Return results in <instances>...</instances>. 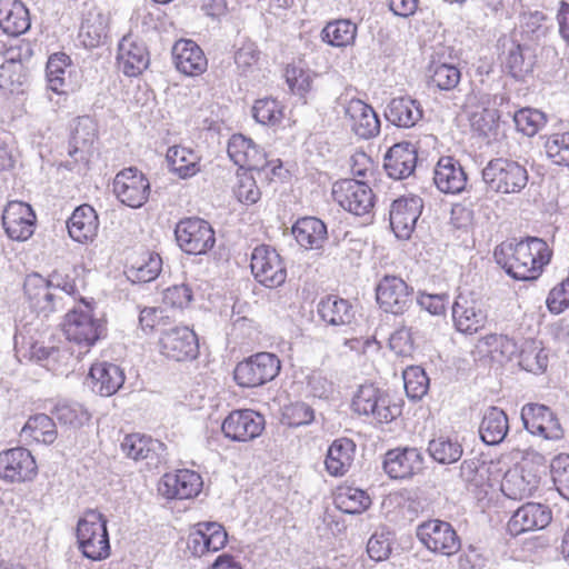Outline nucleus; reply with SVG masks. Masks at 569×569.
<instances>
[{"label":"nucleus","mask_w":569,"mask_h":569,"mask_svg":"<svg viewBox=\"0 0 569 569\" xmlns=\"http://www.w3.org/2000/svg\"><path fill=\"white\" fill-rule=\"evenodd\" d=\"M260 51L252 41H246L234 53V63L240 76L256 79L259 71Z\"/></svg>","instance_id":"47"},{"label":"nucleus","mask_w":569,"mask_h":569,"mask_svg":"<svg viewBox=\"0 0 569 569\" xmlns=\"http://www.w3.org/2000/svg\"><path fill=\"white\" fill-rule=\"evenodd\" d=\"M22 433L38 442L51 445L57 439V428L53 418L39 413L28 419Z\"/></svg>","instance_id":"42"},{"label":"nucleus","mask_w":569,"mask_h":569,"mask_svg":"<svg viewBox=\"0 0 569 569\" xmlns=\"http://www.w3.org/2000/svg\"><path fill=\"white\" fill-rule=\"evenodd\" d=\"M513 121L519 131L532 137L546 126L547 116L538 109L523 108L515 113Z\"/></svg>","instance_id":"53"},{"label":"nucleus","mask_w":569,"mask_h":569,"mask_svg":"<svg viewBox=\"0 0 569 569\" xmlns=\"http://www.w3.org/2000/svg\"><path fill=\"white\" fill-rule=\"evenodd\" d=\"M123 453L136 460H144L149 468H158L166 462V446L151 437L132 433L123 438L121 442Z\"/></svg>","instance_id":"20"},{"label":"nucleus","mask_w":569,"mask_h":569,"mask_svg":"<svg viewBox=\"0 0 569 569\" xmlns=\"http://www.w3.org/2000/svg\"><path fill=\"white\" fill-rule=\"evenodd\" d=\"M548 158L558 166L569 167V132L555 133L545 143Z\"/></svg>","instance_id":"60"},{"label":"nucleus","mask_w":569,"mask_h":569,"mask_svg":"<svg viewBox=\"0 0 569 569\" xmlns=\"http://www.w3.org/2000/svg\"><path fill=\"white\" fill-rule=\"evenodd\" d=\"M356 445L351 439H336L328 449L326 468L332 476H342L353 461Z\"/></svg>","instance_id":"37"},{"label":"nucleus","mask_w":569,"mask_h":569,"mask_svg":"<svg viewBox=\"0 0 569 569\" xmlns=\"http://www.w3.org/2000/svg\"><path fill=\"white\" fill-rule=\"evenodd\" d=\"M467 173L460 162L453 157H441L433 170V182L439 191L448 194H459L467 186Z\"/></svg>","instance_id":"27"},{"label":"nucleus","mask_w":569,"mask_h":569,"mask_svg":"<svg viewBox=\"0 0 569 569\" xmlns=\"http://www.w3.org/2000/svg\"><path fill=\"white\" fill-rule=\"evenodd\" d=\"M112 190L123 204L130 208H141L148 201L150 182L137 168L129 167L116 174Z\"/></svg>","instance_id":"11"},{"label":"nucleus","mask_w":569,"mask_h":569,"mask_svg":"<svg viewBox=\"0 0 569 569\" xmlns=\"http://www.w3.org/2000/svg\"><path fill=\"white\" fill-rule=\"evenodd\" d=\"M172 59L176 68L189 77L203 73L208 67V60L202 49L194 41L188 39H180L173 44Z\"/></svg>","instance_id":"28"},{"label":"nucleus","mask_w":569,"mask_h":569,"mask_svg":"<svg viewBox=\"0 0 569 569\" xmlns=\"http://www.w3.org/2000/svg\"><path fill=\"white\" fill-rule=\"evenodd\" d=\"M547 16L541 11H532L522 14L521 31L532 41L546 38L549 27L546 24Z\"/></svg>","instance_id":"58"},{"label":"nucleus","mask_w":569,"mask_h":569,"mask_svg":"<svg viewBox=\"0 0 569 569\" xmlns=\"http://www.w3.org/2000/svg\"><path fill=\"white\" fill-rule=\"evenodd\" d=\"M452 318L458 331L472 335L486 326L488 312L481 300L459 293L452 305Z\"/></svg>","instance_id":"16"},{"label":"nucleus","mask_w":569,"mask_h":569,"mask_svg":"<svg viewBox=\"0 0 569 569\" xmlns=\"http://www.w3.org/2000/svg\"><path fill=\"white\" fill-rule=\"evenodd\" d=\"M371 503L369 496L361 489L340 488L335 496L336 507L345 513L357 515L363 512Z\"/></svg>","instance_id":"43"},{"label":"nucleus","mask_w":569,"mask_h":569,"mask_svg":"<svg viewBox=\"0 0 569 569\" xmlns=\"http://www.w3.org/2000/svg\"><path fill=\"white\" fill-rule=\"evenodd\" d=\"M423 469V457L417 448H396L386 452L383 470L391 479H407Z\"/></svg>","instance_id":"22"},{"label":"nucleus","mask_w":569,"mask_h":569,"mask_svg":"<svg viewBox=\"0 0 569 569\" xmlns=\"http://www.w3.org/2000/svg\"><path fill=\"white\" fill-rule=\"evenodd\" d=\"M547 242L528 237L517 243H502L495 249L496 262L516 280H535L551 259Z\"/></svg>","instance_id":"1"},{"label":"nucleus","mask_w":569,"mask_h":569,"mask_svg":"<svg viewBox=\"0 0 569 569\" xmlns=\"http://www.w3.org/2000/svg\"><path fill=\"white\" fill-rule=\"evenodd\" d=\"M71 59L64 52H56L48 59L46 77L48 87L56 93H64L67 88L66 76L70 74Z\"/></svg>","instance_id":"40"},{"label":"nucleus","mask_w":569,"mask_h":569,"mask_svg":"<svg viewBox=\"0 0 569 569\" xmlns=\"http://www.w3.org/2000/svg\"><path fill=\"white\" fill-rule=\"evenodd\" d=\"M67 339L89 350L96 342L106 337V322L94 313V303L81 301L67 312L63 321Z\"/></svg>","instance_id":"2"},{"label":"nucleus","mask_w":569,"mask_h":569,"mask_svg":"<svg viewBox=\"0 0 569 569\" xmlns=\"http://www.w3.org/2000/svg\"><path fill=\"white\" fill-rule=\"evenodd\" d=\"M36 213L31 206L21 201H11L2 213V226L7 236L14 241H26L34 232Z\"/></svg>","instance_id":"19"},{"label":"nucleus","mask_w":569,"mask_h":569,"mask_svg":"<svg viewBox=\"0 0 569 569\" xmlns=\"http://www.w3.org/2000/svg\"><path fill=\"white\" fill-rule=\"evenodd\" d=\"M540 477L532 467L523 465L508 470L501 482V491L512 500L530 497L539 487Z\"/></svg>","instance_id":"25"},{"label":"nucleus","mask_w":569,"mask_h":569,"mask_svg":"<svg viewBox=\"0 0 569 569\" xmlns=\"http://www.w3.org/2000/svg\"><path fill=\"white\" fill-rule=\"evenodd\" d=\"M98 227V214L89 204L76 208L67 221L69 236L80 243L92 241L97 236Z\"/></svg>","instance_id":"33"},{"label":"nucleus","mask_w":569,"mask_h":569,"mask_svg":"<svg viewBox=\"0 0 569 569\" xmlns=\"http://www.w3.org/2000/svg\"><path fill=\"white\" fill-rule=\"evenodd\" d=\"M161 268V257L158 253H148L147 259L128 270V278L132 281L149 282L159 276Z\"/></svg>","instance_id":"57"},{"label":"nucleus","mask_w":569,"mask_h":569,"mask_svg":"<svg viewBox=\"0 0 569 569\" xmlns=\"http://www.w3.org/2000/svg\"><path fill=\"white\" fill-rule=\"evenodd\" d=\"M418 540L431 552L451 557L461 548V541L450 522L429 519L416 528Z\"/></svg>","instance_id":"6"},{"label":"nucleus","mask_w":569,"mask_h":569,"mask_svg":"<svg viewBox=\"0 0 569 569\" xmlns=\"http://www.w3.org/2000/svg\"><path fill=\"white\" fill-rule=\"evenodd\" d=\"M297 242L306 249H319L327 240V227L316 217L299 219L292 227Z\"/></svg>","instance_id":"35"},{"label":"nucleus","mask_w":569,"mask_h":569,"mask_svg":"<svg viewBox=\"0 0 569 569\" xmlns=\"http://www.w3.org/2000/svg\"><path fill=\"white\" fill-rule=\"evenodd\" d=\"M423 201L418 196L395 200L390 209V226L399 239H408L421 214Z\"/></svg>","instance_id":"21"},{"label":"nucleus","mask_w":569,"mask_h":569,"mask_svg":"<svg viewBox=\"0 0 569 569\" xmlns=\"http://www.w3.org/2000/svg\"><path fill=\"white\" fill-rule=\"evenodd\" d=\"M412 288L397 276L386 274L376 288L377 302L385 312L402 315L411 305Z\"/></svg>","instance_id":"15"},{"label":"nucleus","mask_w":569,"mask_h":569,"mask_svg":"<svg viewBox=\"0 0 569 569\" xmlns=\"http://www.w3.org/2000/svg\"><path fill=\"white\" fill-rule=\"evenodd\" d=\"M319 317L331 326L349 325L353 317L351 303L338 296H327L322 298L317 307Z\"/></svg>","instance_id":"36"},{"label":"nucleus","mask_w":569,"mask_h":569,"mask_svg":"<svg viewBox=\"0 0 569 569\" xmlns=\"http://www.w3.org/2000/svg\"><path fill=\"white\" fill-rule=\"evenodd\" d=\"M159 343L161 353L176 361L192 360L199 353L197 335L188 327H174L162 331Z\"/></svg>","instance_id":"17"},{"label":"nucleus","mask_w":569,"mask_h":569,"mask_svg":"<svg viewBox=\"0 0 569 569\" xmlns=\"http://www.w3.org/2000/svg\"><path fill=\"white\" fill-rule=\"evenodd\" d=\"M38 467L31 452L22 447L0 452V478L9 483L31 481Z\"/></svg>","instance_id":"14"},{"label":"nucleus","mask_w":569,"mask_h":569,"mask_svg":"<svg viewBox=\"0 0 569 569\" xmlns=\"http://www.w3.org/2000/svg\"><path fill=\"white\" fill-rule=\"evenodd\" d=\"M430 83L440 90L455 89L461 79L460 70L450 63H436L430 67Z\"/></svg>","instance_id":"54"},{"label":"nucleus","mask_w":569,"mask_h":569,"mask_svg":"<svg viewBox=\"0 0 569 569\" xmlns=\"http://www.w3.org/2000/svg\"><path fill=\"white\" fill-rule=\"evenodd\" d=\"M96 139V124L89 117L77 121L71 136V149L69 154L73 157L78 152L89 150Z\"/></svg>","instance_id":"49"},{"label":"nucleus","mask_w":569,"mask_h":569,"mask_svg":"<svg viewBox=\"0 0 569 569\" xmlns=\"http://www.w3.org/2000/svg\"><path fill=\"white\" fill-rule=\"evenodd\" d=\"M486 463L479 458L466 459L460 466L459 476L463 482L480 487L486 480Z\"/></svg>","instance_id":"62"},{"label":"nucleus","mask_w":569,"mask_h":569,"mask_svg":"<svg viewBox=\"0 0 569 569\" xmlns=\"http://www.w3.org/2000/svg\"><path fill=\"white\" fill-rule=\"evenodd\" d=\"M478 347L492 358L499 356L501 361L511 360L518 352L517 342L506 335H487L479 340Z\"/></svg>","instance_id":"44"},{"label":"nucleus","mask_w":569,"mask_h":569,"mask_svg":"<svg viewBox=\"0 0 569 569\" xmlns=\"http://www.w3.org/2000/svg\"><path fill=\"white\" fill-rule=\"evenodd\" d=\"M331 194L341 208L355 216L369 214L375 204L371 188L366 182L356 179L336 181Z\"/></svg>","instance_id":"7"},{"label":"nucleus","mask_w":569,"mask_h":569,"mask_svg":"<svg viewBox=\"0 0 569 569\" xmlns=\"http://www.w3.org/2000/svg\"><path fill=\"white\" fill-rule=\"evenodd\" d=\"M405 390L409 398L421 399L429 389V378L420 367H410L403 372Z\"/></svg>","instance_id":"56"},{"label":"nucleus","mask_w":569,"mask_h":569,"mask_svg":"<svg viewBox=\"0 0 569 569\" xmlns=\"http://www.w3.org/2000/svg\"><path fill=\"white\" fill-rule=\"evenodd\" d=\"M166 158L170 171L181 179L191 178L200 171V157L190 148L170 147Z\"/></svg>","instance_id":"38"},{"label":"nucleus","mask_w":569,"mask_h":569,"mask_svg":"<svg viewBox=\"0 0 569 569\" xmlns=\"http://www.w3.org/2000/svg\"><path fill=\"white\" fill-rule=\"evenodd\" d=\"M358 33V26L350 19H337L328 22L322 31L323 42L336 48L353 46Z\"/></svg>","instance_id":"39"},{"label":"nucleus","mask_w":569,"mask_h":569,"mask_svg":"<svg viewBox=\"0 0 569 569\" xmlns=\"http://www.w3.org/2000/svg\"><path fill=\"white\" fill-rule=\"evenodd\" d=\"M29 10L19 0H0V28L11 37L23 34L30 29Z\"/></svg>","instance_id":"32"},{"label":"nucleus","mask_w":569,"mask_h":569,"mask_svg":"<svg viewBox=\"0 0 569 569\" xmlns=\"http://www.w3.org/2000/svg\"><path fill=\"white\" fill-rule=\"evenodd\" d=\"M26 80L20 63L9 62L0 66V90L4 96L22 93Z\"/></svg>","instance_id":"50"},{"label":"nucleus","mask_w":569,"mask_h":569,"mask_svg":"<svg viewBox=\"0 0 569 569\" xmlns=\"http://www.w3.org/2000/svg\"><path fill=\"white\" fill-rule=\"evenodd\" d=\"M252 113L257 122L274 127L283 119V107L276 99L262 98L254 102Z\"/></svg>","instance_id":"51"},{"label":"nucleus","mask_w":569,"mask_h":569,"mask_svg":"<svg viewBox=\"0 0 569 569\" xmlns=\"http://www.w3.org/2000/svg\"><path fill=\"white\" fill-rule=\"evenodd\" d=\"M89 379L93 392L102 397H110L122 387L124 373L118 365L103 361L91 366Z\"/></svg>","instance_id":"30"},{"label":"nucleus","mask_w":569,"mask_h":569,"mask_svg":"<svg viewBox=\"0 0 569 569\" xmlns=\"http://www.w3.org/2000/svg\"><path fill=\"white\" fill-rule=\"evenodd\" d=\"M23 290L29 307L43 317L64 309V297L54 292L44 277L40 273L28 274L24 279Z\"/></svg>","instance_id":"10"},{"label":"nucleus","mask_w":569,"mask_h":569,"mask_svg":"<svg viewBox=\"0 0 569 569\" xmlns=\"http://www.w3.org/2000/svg\"><path fill=\"white\" fill-rule=\"evenodd\" d=\"M481 176L488 190L499 194L520 193L529 180L526 167L507 158L491 159L482 169Z\"/></svg>","instance_id":"4"},{"label":"nucleus","mask_w":569,"mask_h":569,"mask_svg":"<svg viewBox=\"0 0 569 569\" xmlns=\"http://www.w3.org/2000/svg\"><path fill=\"white\" fill-rule=\"evenodd\" d=\"M380 389L373 385H362L358 389L352 399V409L355 412L363 416H369L373 410V405H377V397Z\"/></svg>","instance_id":"63"},{"label":"nucleus","mask_w":569,"mask_h":569,"mask_svg":"<svg viewBox=\"0 0 569 569\" xmlns=\"http://www.w3.org/2000/svg\"><path fill=\"white\" fill-rule=\"evenodd\" d=\"M201 476L192 470L182 469L162 477L160 491L169 499H190L202 489Z\"/></svg>","instance_id":"26"},{"label":"nucleus","mask_w":569,"mask_h":569,"mask_svg":"<svg viewBox=\"0 0 569 569\" xmlns=\"http://www.w3.org/2000/svg\"><path fill=\"white\" fill-rule=\"evenodd\" d=\"M422 116L420 102L410 97L393 98L385 109L387 121L398 128H412L422 119Z\"/></svg>","instance_id":"31"},{"label":"nucleus","mask_w":569,"mask_h":569,"mask_svg":"<svg viewBox=\"0 0 569 569\" xmlns=\"http://www.w3.org/2000/svg\"><path fill=\"white\" fill-rule=\"evenodd\" d=\"M201 549L203 555L216 552L227 543L228 535L224 528L218 522H200Z\"/></svg>","instance_id":"55"},{"label":"nucleus","mask_w":569,"mask_h":569,"mask_svg":"<svg viewBox=\"0 0 569 569\" xmlns=\"http://www.w3.org/2000/svg\"><path fill=\"white\" fill-rule=\"evenodd\" d=\"M313 409L305 402H293L283 407L281 422L288 427H300L313 421Z\"/></svg>","instance_id":"59"},{"label":"nucleus","mask_w":569,"mask_h":569,"mask_svg":"<svg viewBox=\"0 0 569 569\" xmlns=\"http://www.w3.org/2000/svg\"><path fill=\"white\" fill-rule=\"evenodd\" d=\"M77 542L82 555L93 561L110 556V541L106 517L96 509H88L77 523Z\"/></svg>","instance_id":"3"},{"label":"nucleus","mask_w":569,"mask_h":569,"mask_svg":"<svg viewBox=\"0 0 569 569\" xmlns=\"http://www.w3.org/2000/svg\"><path fill=\"white\" fill-rule=\"evenodd\" d=\"M550 472L558 492L569 500V455L555 457L550 465Z\"/></svg>","instance_id":"61"},{"label":"nucleus","mask_w":569,"mask_h":569,"mask_svg":"<svg viewBox=\"0 0 569 569\" xmlns=\"http://www.w3.org/2000/svg\"><path fill=\"white\" fill-rule=\"evenodd\" d=\"M79 40L89 49L102 44L107 38V21L100 12H89L88 17L81 22L79 30Z\"/></svg>","instance_id":"41"},{"label":"nucleus","mask_w":569,"mask_h":569,"mask_svg":"<svg viewBox=\"0 0 569 569\" xmlns=\"http://www.w3.org/2000/svg\"><path fill=\"white\" fill-rule=\"evenodd\" d=\"M418 151L409 141L395 143L385 156L383 168L395 180L409 178L417 167Z\"/></svg>","instance_id":"24"},{"label":"nucleus","mask_w":569,"mask_h":569,"mask_svg":"<svg viewBox=\"0 0 569 569\" xmlns=\"http://www.w3.org/2000/svg\"><path fill=\"white\" fill-rule=\"evenodd\" d=\"M520 418L525 429L546 440H559L563 437L561 425L552 410L540 403H526Z\"/></svg>","instance_id":"13"},{"label":"nucleus","mask_w":569,"mask_h":569,"mask_svg":"<svg viewBox=\"0 0 569 569\" xmlns=\"http://www.w3.org/2000/svg\"><path fill=\"white\" fill-rule=\"evenodd\" d=\"M351 130L361 139H370L380 132V120L373 108L360 99H351L346 106Z\"/></svg>","instance_id":"29"},{"label":"nucleus","mask_w":569,"mask_h":569,"mask_svg":"<svg viewBox=\"0 0 569 569\" xmlns=\"http://www.w3.org/2000/svg\"><path fill=\"white\" fill-rule=\"evenodd\" d=\"M552 519L551 509L542 503L528 502L518 508L508 521L511 536L546 528Z\"/></svg>","instance_id":"23"},{"label":"nucleus","mask_w":569,"mask_h":569,"mask_svg":"<svg viewBox=\"0 0 569 569\" xmlns=\"http://www.w3.org/2000/svg\"><path fill=\"white\" fill-rule=\"evenodd\" d=\"M70 352L66 348L46 346L34 342L30 348V357L49 370H56V365L69 359Z\"/></svg>","instance_id":"52"},{"label":"nucleus","mask_w":569,"mask_h":569,"mask_svg":"<svg viewBox=\"0 0 569 569\" xmlns=\"http://www.w3.org/2000/svg\"><path fill=\"white\" fill-rule=\"evenodd\" d=\"M280 369L281 362L276 355L258 352L236 366L233 378L240 387L256 388L273 380Z\"/></svg>","instance_id":"5"},{"label":"nucleus","mask_w":569,"mask_h":569,"mask_svg":"<svg viewBox=\"0 0 569 569\" xmlns=\"http://www.w3.org/2000/svg\"><path fill=\"white\" fill-rule=\"evenodd\" d=\"M546 303L553 315H559L569 307V278L551 289Z\"/></svg>","instance_id":"64"},{"label":"nucleus","mask_w":569,"mask_h":569,"mask_svg":"<svg viewBox=\"0 0 569 569\" xmlns=\"http://www.w3.org/2000/svg\"><path fill=\"white\" fill-rule=\"evenodd\" d=\"M174 234L179 247L189 254H203L216 242L214 231L209 222L197 217L180 220Z\"/></svg>","instance_id":"8"},{"label":"nucleus","mask_w":569,"mask_h":569,"mask_svg":"<svg viewBox=\"0 0 569 569\" xmlns=\"http://www.w3.org/2000/svg\"><path fill=\"white\" fill-rule=\"evenodd\" d=\"M221 429L232 441H249L261 435L264 418L253 410H234L223 420Z\"/></svg>","instance_id":"18"},{"label":"nucleus","mask_w":569,"mask_h":569,"mask_svg":"<svg viewBox=\"0 0 569 569\" xmlns=\"http://www.w3.org/2000/svg\"><path fill=\"white\" fill-rule=\"evenodd\" d=\"M525 49L520 44L512 43L508 49L507 57L505 60V67L509 74L517 80H522L532 72L535 60L531 54H526Z\"/></svg>","instance_id":"46"},{"label":"nucleus","mask_w":569,"mask_h":569,"mask_svg":"<svg viewBox=\"0 0 569 569\" xmlns=\"http://www.w3.org/2000/svg\"><path fill=\"white\" fill-rule=\"evenodd\" d=\"M117 63L127 77H138L150 64V52L147 43L138 34H124L118 43Z\"/></svg>","instance_id":"12"},{"label":"nucleus","mask_w":569,"mask_h":569,"mask_svg":"<svg viewBox=\"0 0 569 569\" xmlns=\"http://www.w3.org/2000/svg\"><path fill=\"white\" fill-rule=\"evenodd\" d=\"M478 431L483 443L500 445L509 432V420L506 412L498 407H489L483 412Z\"/></svg>","instance_id":"34"},{"label":"nucleus","mask_w":569,"mask_h":569,"mask_svg":"<svg viewBox=\"0 0 569 569\" xmlns=\"http://www.w3.org/2000/svg\"><path fill=\"white\" fill-rule=\"evenodd\" d=\"M53 417L61 426L80 428L90 420V413L80 403H59L52 411Z\"/></svg>","instance_id":"48"},{"label":"nucleus","mask_w":569,"mask_h":569,"mask_svg":"<svg viewBox=\"0 0 569 569\" xmlns=\"http://www.w3.org/2000/svg\"><path fill=\"white\" fill-rule=\"evenodd\" d=\"M428 452L437 462L449 465L461 458L463 449L458 440L440 436L429 441Z\"/></svg>","instance_id":"45"},{"label":"nucleus","mask_w":569,"mask_h":569,"mask_svg":"<svg viewBox=\"0 0 569 569\" xmlns=\"http://www.w3.org/2000/svg\"><path fill=\"white\" fill-rule=\"evenodd\" d=\"M251 272L267 288L281 286L287 278L286 264L276 249L260 244L251 252Z\"/></svg>","instance_id":"9"}]
</instances>
